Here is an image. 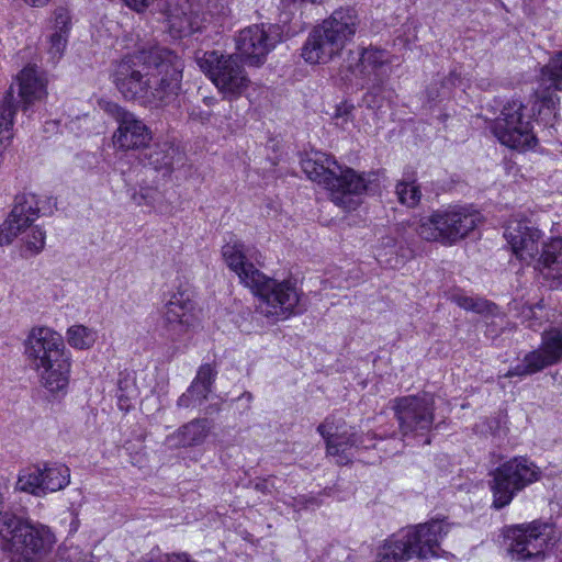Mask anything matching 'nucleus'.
Wrapping results in <instances>:
<instances>
[{
  "mask_svg": "<svg viewBox=\"0 0 562 562\" xmlns=\"http://www.w3.org/2000/svg\"><path fill=\"white\" fill-rule=\"evenodd\" d=\"M184 63L171 49L160 46L140 49L120 60L113 82L127 101L149 108H165L179 97Z\"/></svg>",
  "mask_w": 562,
  "mask_h": 562,
  "instance_id": "f257e3e1",
  "label": "nucleus"
},
{
  "mask_svg": "<svg viewBox=\"0 0 562 562\" xmlns=\"http://www.w3.org/2000/svg\"><path fill=\"white\" fill-rule=\"evenodd\" d=\"M301 167L307 178L323 184L330 200L346 210H355L363 193H375L380 189L379 172L358 173L342 168L331 156L313 151L301 159Z\"/></svg>",
  "mask_w": 562,
  "mask_h": 562,
  "instance_id": "f03ea898",
  "label": "nucleus"
},
{
  "mask_svg": "<svg viewBox=\"0 0 562 562\" xmlns=\"http://www.w3.org/2000/svg\"><path fill=\"white\" fill-rule=\"evenodd\" d=\"M449 532L445 518L406 527L390 535L376 548L374 562H407L438 557V549Z\"/></svg>",
  "mask_w": 562,
  "mask_h": 562,
  "instance_id": "7ed1b4c3",
  "label": "nucleus"
},
{
  "mask_svg": "<svg viewBox=\"0 0 562 562\" xmlns=\"http://www.w3.org/2000/svg\"><path fill=\"white\" fill-rule=\"evenodd\" d=\"M25 355L31 367L41 371L42 383L49 392L68 386L70 357L59 334L47 327L33 328L25 341Z\"/></svg>",
  "mask_w": 562,
  "mask_h": 562,
  "instance_id": "20e7f679",
  "label": "nucleus"
},
{
  "mask_svg": "<svg viewBox=\"0 0 562 562\" xmlns=\"http://www.w3.org/2000/svg\"><path fill=\"white\" fill-rule=\"evenodd\" d=\"M358 25L359 18L355 9H336L308 34L301 56L312 65L328 63L353 38Z\"/></svg>",
  "mask_w": 562,
  "mask_h": 562,
  "instance_id": "39448f33",
  "label": "nucleus"
},
{
  "mask_svg": "<svg viewBox=\"0 0 562 562\" xmlns=\"http://www.w3.org/2000/svg\"><path fill=\"white\" fill-rule=\"evenodd\" d=\"M1 512L0 540L4 551L19 554L27 561L52 551L56 537L48 526L18 515L4 502Z\"/></svg>",
  "mask_w": 562,
  "mask_h": 562,
  "instance_id": "423d86ee",
  "label": "nucleus"
},
{
  "mask_svg": "<svg viewBox=\"0 0 562 562\" xmlns=\"http://www.w3.org/2000/svg\"><path fill=\"white\" fill-rule=\"evenodd\" d=\"M249 289L260 297L259 312L276 321L286 319L303 312L302 292L292 280L278 281L266 277L261 271L252 272Z\"/></svg>",
  "mask_w": 562,
  "mask_h": 562,
  "instance_id": "0eeeda50",
  "label": "nucleus"
},
{
  "mask_svg": "<svg viewBox=\"0 0 562 562\" xmlns=\"http://www.w3.org/2000/svg\"><path fill=\"white\" fill-rule=\"evenodd\" d=\"M480 220L481 214L477 211L453 205L423 217L417 227V234L427 241L452 245L468 236Z\"/></svg>",
  "mask_w": 562,
  "mask_h": 562,
  "instance_id": "6e6552de",
  "label": "nucleus"
},
{
  "mask_svg": "<svg viewBox=\"0 0 562 562\" xmlns=\"http://www.w3.org/2000/svg\"><path fill=\"white\" fill-rule=\"evenodd\" d=\"M196 61L223 99L237 100L249 88L250 79L238 56L211 50L205 52L202 57H198Z\"/></svg>",
  "mask_w": 562,
  "mask_h": 562,
  "instance_id": "1a4fd4ad",
  "label": "nucleus"
},
{
  "mask_svg": "<svg viewBox=\"0 0 562 562\" xmlns=\"http://www.w3.org/2000/svg\"><path fill=\"white\" fill-rule=\"evenodd\" d=\"M490 487L492 506L502 509L508 506L516 494L541 477L540 469L526 457H515L502 463L492 472Z\"/></svg>",
  "mask_w": 562,
  "mask_h": 562,
  "instance_id": "9d476101",
  "label": "nucleus"
},
{
  "mask_svg": "<svg viewBox=\"0 0 562 562\" xmlns=\"http://www.w3.org/2000/svg\"><path fill=\"white\" fill-rule=\"evenodd\" d=\"M394 414L403 438L426 436L435 422V398L429 393L394 400Z\"/></svg>",
  "mask_w": 562,
  "mask_h": 562,
  "instance_id": "9b49d317",
  "label": "nucleus"
},
{
  "mask_svg": "<svg viewBox=\"0 0 562 562\" xmlns=\"http://www.w3.org/2000/svg\"><path fill=\"white\" fill-rule=\"evenodd\" d=\"M552 533V525L535 520L507 527L504 537L512 559L526 561L543 554Z\"/></svg>",
  "mask_w": 562,
  "mask_h": 562,
  "instance_id": "f8f14e48",
  "label": "nucleus"
},
{
  "mask_svg": "<svg viewBox=\"0 0 562 562\" xmlns=\"http://www.w3.org/2000/svg\"><path fill=\"white\" fill-rule=\"evenodd\" d=\"M525 109L520 101L513 100L504 105L501 115L495 120L492 130L503 145L516 149L536 145L530 116L522 113Z\"/></svg>",
  "mask_w": 562,
  "mask_h": 562,
  "instance_id": "ddd939ff",
  "label": "nucleus"
},
{
  "mask_svg": "<svg viewBox=\"0 0 562 562\" xmlns=\"http://www.w3.org/2000/svg\"><path fill=\"white\" fill-rule=\"evenodd\" d=\"M562 360V328H551L541 335V345L529 351L524 360L509 369L506 378L532 375Z\"/></svg>",
  "mask_w": 562,
  "mask_h": 562,
  "instance_id": "4468645a",
  "label": "nucleus"
},
{
  "mask_svg": "<svg viewBox=\"0 0 562 562\" xmlns=\"http://www.w3.org/2000/svg\"><path fill=\"white\" fill-rule=\"evenodd\" d=\"M105 111L119 125L113 134V143L120 149L145 148L150 143L153 138L150 128L134 113L116 103H108Z\"/></svg>",
  "mask_w": 562,
  "mask_h": 562,
  "instance_id": "2eb2a0df",
  "label": "nucleus"
},
{
  "mask_svg": "<svg viewBox=\"0 0 562 562\" xmlns=\"http://www.w3.org/2000/svg\"><path fill=\"white\" fill-rule=\"evenodd\" d=\"M194 322V302L187 290L173 292L162 310V334L171 341L180 340Z\"/></svg>",
  "mask_w": 562,
  "mask_h": 562,
  "instance_id": "dca6fc26",
  "label": "nucleus"
},
{
  "mask_svg": "<svg viewBox=\"0 0 562 562\" xmlns=\"http://www.w3.org/2000/svg\"><path fill=\"white\" fill-rule=\"evenodd\" d=\"M280 41L278 27L255 24L239 32L236 37V48L251 65L258 66Z\"/></svg>",
  "mask_w": 562,
  "mask_h": 562,
  "instance_id": "f3484780",
  "label": "nucleus"
},
{
  "mask_svg": "<svg viewBox=\"0 0 562 562\" xmlns=\"http://www.w3.org/2000/svg\"><path fill=\"white\" fill-rule=\"evenodd\" d=\"M541 236V232L526 218L509 220L504 231V237L515 256L527 265L536 260Z\"/></svg>",
  "mask_w": 562,
  "mask_h": 562,
  "instance_id": "a211bd4d",
  "label": "nucleus"
},
{
  "mask_svg": "<svg viewBox=\"0 0 562 562\" xmlns=\"http://www.w3.org/2000/svg\"><path fill=\"white\" fill-rule=\"evenodd\" d=\"M38 214V199L35 194H18L11 213L0 226V246L10 244L21 232L32 225Z\"/></svg>",
  "mask_w": 562,
  "mask_h": 562,
  "instance_id": "6ab92c4d",
  "label": "nucleus"
},
{
  "mask_svg": "<svg viewBox=\"0 0 562 562\" xmlns=\"http://www.w3.org/2000/svg\"><path fill=\"white\" fill-rule=\"evenodd\" d=\"M347 68L355 76L371 77L372 80L385 79L389 76V55L385 50L370 47L363 48L355 56L351 53Z\"/></svg>",
  "mask_w": 562,
  "mask_h": 562,
  "instance_id": "aec40b11",
  "label": "nucleus"
},
{
  "mask_svg": "<svg viewBox=\"0 0 562 562\" xmlns=\"http://www.w3.org/2000/svg\"><path fill=\"white\" fill-rule=\"evenodd\" d=\"M551 89L562 90V52L553 56L541 69L540 88L536 92L541 108L555 110L560 99Z\"/></svg>",
  "mask_w": 562,
  "mask_h": 562,
  "instance_id": "412c9836",
  "label": "nucleus"
},
{
  "mask_svg": "<svg viewBox=\"0 0 562 562\" xmlns=\"http://www.w3.org/2000/svg\"><path fill=\"white\" fill-rule=\"evenodd\" d=\"M211 428L212 423L207 418H195L168 435L165 443L170 449L201 446L209 437Z\"/></svg>",
  "mask_w": 562,
  "mask_h": 562,
  "instance_id": "4be33fe9",
  "label": "nucleus"
},
{
  "mask_svg": "<svg viewBox=\"0 0 562 562\" xmlns=\"http://www.w3.org/2000/svg\"><path fill=\"white\" fill-rule=\"evenodd\" d=\"M248 251L245 245L237 239H231L222 247L225 262L231 270L237 273L240 282L247 288H249L247 281L250 282L252 280V272L259 271L252 263L247 261Z\"/></svg>",
  "mask_w": 562,
  "mask_h": 562,
  "instance_id": "5701e85b",
  "label": "nucleus"
},
{
  "mask_svg": "<svg viewBox=\"0 0 562 562\" xmlns=\"http://www.w3.org/2000/svg\"><path fill=\"white\" fill-rule=\"evenodd\" d=\"M140 160L145 166H150L157 171H162L164 175H169L175 164L182 160V155L178 147L165 142L147 148Z\"/></svg>",
  "mask_w": 562,
  "mask_h": 562,
  "instance_id": "b1692460",
  "label": "nucleus"
},
{
  "mask_svg": "<svg viewBox=\"0 0 562 562\" xmlns=\"http://www.w3.org/2000/svg\"><path fill=\"white\" fill-rule=\"evenodd\" d=\"M535 268L544 278H562V237L552 238L543 244L539 257L536 256Z\"/></svg>",
  "mask_w": 562,
  "mask_h": 562,
  "instance_id": "393cba45",
  "label": "nucleus"
},
{
  "mask_svg": "<svg viewBox=\"0 0 562 562\" xmlns=\"http://www.w3.org/2000/svg\"><path fill=\"white\" fill-rule=\"evenodd\" d=\"M46 95V85L32 67H26L19 75V98L23 104V110L27 111L35 101L42 100Z\"/></svg>",
  "mask_w": 562,
  "mask_h": 562,
  "instance_id": "a878e982",
  "label": "nucleus"
},
{
  "mask_svg": "<svg viewBox=\"0 0 562 562\" xmlns=\"http://www.w3.org/2000/svg\"><path fill=\"white\" fill-rule=\"evenodd\" d=\"M370 449L371 446L366 443L363 438H358L356 431H344L336 434L335 437L327 442V454L336 457L338 464H348L351 462V448Z\"/></svg>",
  "mask_w": 562,
  "mask_h": 562,
  "instance_id": "bb28decb",
  "label": "nucleus"
},
{
  "mask_svg": "<svg viewBox=\"0 0 562 562\" xmlns=\"http://www.w3.org/2000/svg\"><path fill=\"white\" fill-rule=\"evenodd\" d=\"M41 472L45 495L64 490L70 483V470L65 464L45 463L44 468H41Z\"/></svg>",
  "mask_w": 562,
  "mask_h": 562,
  "instance_id": "cd10ccee",
  "label": "nucleus"
},
{
  "mask_svg": "<svg viewBox=\"0 0 562 562\" xmlns=\"http://www.w3.org/2000/svg\"><path fill=\"white\" fill-rule=\"evenodd\" d=\"M15 490L37 497L44 496L45 493L41 468L38 465H33L21 470L15 483Z\"/></svg>",
  "mask_w": 562,
  "mask_h": 562,
  "instance_id": "c85d7f7f",
  "label": "nucleus"
},
{
  "mask_svg": "<svg viewBox=\"0 0 562 562\" xmlns=\"http://www.w3.org/2000/svg\"><path fill=\"white\" fill-rule=\"evenodd\" d=\"M19 109V102L14 95V91L10 88L3 99L0 101V132L12 134L14 116Z\"/></svg>",
  "mask_w": 562,
  "mask_h": 562,
  "instance_id": "c756f323",
  "label": "nucleus"
},
{
  "mask_svg": "<svg viewBox=\"0 0 562 562\" xmlns=\"http://www.w3.org/2000/svg\"><path fill=\"white\" fill-rule=\"evenodd\" d=\"M98 338L97 331L83 325H74L67 330L68 344L77 349L91 348Z\"/></svg>",
  "mask_w": 562,
  "mask_h": 562,
  "instance_id": "7c9ffc66",
  "label": "nucleus"
},
{
  "mask_svg": "<svg viewBox=\"0 0 562 562\" xmlns=\"http://www.w3.org/2000/svg\"><path fill=\"white\" fill-rule=\"evenodd\" d=\"M452 302L465 311L475 312L477 314H492L495 305L487 300L481 297L468 296L463 293H456L451 296Z\"/></svg>",
  "mask_w": 562,
  "mask_h": 562,
  "instance_id": "2f4dec72",
  "label": "nucleus"
},
{
  "mask_svg": "<svg viewBox=\"0 0 562 562\" xmlns=\"http://www.w3.org/2000/svg\"><path fill=\"white\" fill-rule=\"evenodd\" d=\"M392 97V91L384 85V79L372 80V86L363 95L362 102L368 109L376 110L383 105L385 99Z\"/></svg>",
  "mask_w": 562,
  "mask_h": 562,
  "instance_id": "473e14b6",
  "label": "nucleus"
},
{
  "mask_svg": "<svg viewBox=\"0 0 562 562\" xmlns=\"http://www.w3.org/2000/svg\"><path fill=\"white\" fill-rule=\"evenodd\" d=\"M216 370L209 363L202 364L194 380L191 383V392L201 389L202 393H211L212 386L216 378Z\"/></svg>",
  "mask_w": 562,
  "mask_h": 562,
  "instance_id": "72a5a7b5",
  "label": "nucleus"
},
{
  "mask_svg": "<svg viewBox=\"0 0 562 562\" xmlns=\"http://www.w3.org/2000/svg\"><path fill=\"white\" fill-rule=\"evenodd\" d=\"M396 195L400 203L408 207L416 206L420 201V190L414 182L401 181L396 184Z\"/></svg>",
  "mask_w": 562,
  "mask_h": 562,
  "instance_id": "f704fd0d",
  "label": "nucleus"
},
{
  "mask_svg": "<svg viewBox=\"0 0 562 562\" xmlns=\"http://www.w3.org/2000/svg\"><path fill=\"white\" fill-rule=\"evenodd\" d=\"M209 396V393H202L201 389L194 390L191 392V385L187 389V392L183 393L177 401V406L179 408H188L200 406Z\"/></svg>",
  "mask_w": 562,
  "mask_h": 562,
  "instance_id": "c9c22d12",
  "label": "nucleus"
},
{
  "mask_svg": "<svg viewBox=\"0 0 562 562\" xmlns=\"http://www.w3.org/2000/svg\"><path fill=\"white\" fill-rule=\"evenodd\" d=\"M136 395V389L134 384H128L127 381L119 382V390H117V404L120 409L122 411H128L132 403V398Z\"/></svg>",
  "mask_w": 562,
  "mask_h": 562,
  "instance_id": "e433bc0d",
  "label": "nucleus"
},
{
  "mask_svg": "<svg viewBox=\"0 0 562 562\" xmlns=\"http://www.w3.org/2000/svg\"><path fill=\"white\" fill-rule=\"evenodd\" d=\"M71 16L65 8H57L54 12L53 33L60 32L68 36Z\"/></svg>",
  "mask_w": 562,
  "mask_h": 562,
  "instance_id": "4c0bfd02",
  "label": "nucleus"
},
{
  "mask_svg": "<svg viewBox=\"0 0 562 562\" xmlns=\"http://www.w3.org/2000/svg\"><path fill=\"white\" fill-rule=\"evenodd\" d=\"M54 562H92L78 548H59Z\"/></svg>",
  "mask_w": 562,
  "mask_h": 562,
  "instance_id": "58836bf2",
  "label": "nucleus"
},
{
  "mask_svg": "<svg viewBox=\"0 0 562 562\" xmlns=\"http://www.w3.org/2000/svg\"><path fill=\"white\" fill-rule=\"evenodd\" d=\"M68 36L57 32L49 35L48 53L54 60H58L65 52L67 46Z\"/></svg>",
  "mask_w": 562,
  "mask_h": 562,
  "instance_id": "ea45409f",
  "label": "nucleus"
},
{
  "mask_svg": "<svg viewBox=\"0 0 562 562\" xmlns=\"http://www.w3.org/2000/svg\"><path fill=\"white\" fill-rule=\"evenodd\" d=\"M26 246L34 252L43 250L45 246V232L38 226L33 227L26 239Z\"/></svg>",
  "mask_w": 562,
  "mask_h": 562,
  "instance_id": "a19ab883",
  "label": "nucleus"
},
{
  "mask_svg": "<svg viewBox=\"0 0 562 562\" xmlns=\"http://www.w3.org/2000/svg\"><path fill=\"white\" fill-rule=\"evenodd\" d=\"M318 434L325 439L326 443L331 440L337 431H334V420L330 417L325 418V420L318 425L317 427Z\"/></svg>",
  "mask_w": 562,
  "mask_h": 562,
  "instance_id": "79ce46f5",
  "label": "nucleus"
},
{
  "mask_svg": "<svg viewBox=\"0 0 562 562\" xmlns=\"http://www.w3.org/2000/svg\"><path fill=\"white\" fill-rule=\"evenodd\" d=\"M171 554L162 553L159 548L151 549L143 557V562H170Z\"/></svg>",
  "mask_w": 562,
  "mask_h": 562,
  "instance_id": "37998d69",
  "label": "nucleus"
},
{
  "mask_svg": "<svg viewBox=\"0 0 562 562\" xmlns=\"http://www.w3.org/2000/svg\"><path fill=\"white\" fill-rule=\"evenodd\" d=\"M352 110H353V105L352 104H349L347 102L341 103L336 109L335 117L337 120L341 119L342 120L341 124H344V123L348 122Z\"/></svg>",
  "mask_w": 562,
  "mask_h": 562,
  "instance_id": "c03bdc74",
  "label": "nucleus"
},
{
  "mask_svg": "<svg viewBox=\"0 0 562 562\" xmlns=\"http://www.w3.org/2000/svg\"><path fill=\"white\" fill-rule=\"evenodd\" d=\"M358 438H363L366 440V443L371 446L370 448H375V443H374V440H383L385 439L386 437L382 434H376V432H373V431H369L367 434H363V435H358Z\"/></svg>",
  "mask_w": 562,
  "mask_h": 562,
  "instance_id": "a18cd8bd",
  "label": "nucleus"
},
{
  "mask_svg": "<svg viewBox=\"0 0 562 562\" xmlns=\"http://www.w3.org/2000/svg\"><path fill=\"white\" fill-rule=\"evenodd\" d=\"M12 134L0 132V154L9 146Z\"/></svg>",
  "mask_w": 562,
  "mask_h": 562,
  "instance_id": "49530a36",
  "label": "nucleus"
},
{
  "mask_svg": "<svg viewBox=\"0 0 562 562\" xmlns=\"http://www.w3.org/2000/svg\"><path fill=\"white\" fill-rule=\"evenodd\" d=\"M457 81H460V77L454 71H451L449 77L442 82V87H447L449 89L450 87L456 86Z\"/></svg>",
  "mask_w": 562,
  "mask_h": 562,
  "instance_id": "de8ad7c7",
  "label": "nucleus"
},
{
  "mask_svg": "<svg viewBox=\"0 0 562 562\" xmlns=\"http://www.w3.org/2000/svg\"><path fill=\"white\" fill-rule=\"evenodd\" d=\"M170 562H195L187 553H173L171 554Z\"/></svg>",
  "mask_w": 562,
  "mask_h": 562,
  "instance_id": "09e8293b",
  "label": "nucleus"
},
{
  "mask_svg": "<svg viewBox=\"0 0 562 562\" xmlns=\"http://www.w3.org/2000/svg\"><path fill=\"white\" fill-rule=\"evenodd\" d=\"M25 3L32 5V7H44L46 5L50 0H23Z\"/></svg>",
  "mask_w": 562,
  "mask_h": 562,
  "instance_id": "8fccbe9b",
  "label": "nucleus"
},
{
  "mask_svg": "<svg viewBox=\"0 0 562 562\" xmlns=\"http://www.w3.org/2000/svg\"><path fill=\"white\" fill-rule=\"evenodd\" d=\"M319 0H281L283 7H290L291 4H295L297 2H311V3H316L318 2Z\"/></svg>",
  "mask_w": 562,
  "mask_h": 562,
  "instance_id": "3c124183",
  "label": "nucleus"
},
{
  "mask_svg": "<svg viewBox=\"0 0 562 562\" xmlns=\"http://www.w3.org/2000/svg\"><path fill=\"white\" fill-rule=\"evenodd\" d=\"M255 488H256L257 491L262 492V493H268V492H269V490H268V483H267L266 481H263V482H259V483H256Z\"/></svg>",
  "mask_w": 562,
  "mask_h": 562,
  "instance_id": "603ef678",
  "label": "nucleus"
},
{
  "mask_svg": "<svg viewBox=\"0 0 562 562\" xmlns=\"http://www.w3.org/2000/svg\"><path fill=\"white\" fill-rule=\"evenodd\" d=\"M404 447V445L402 443V439L401 440H397L395 442V446L391 449V453H396L398 452L402 448Z\"/></svg>",
  "mask_w": 562,
  "mask_h": 562,
  "instance_id": "864d4df0",
  "label": "nucleus"
},
{
  "mask_svg": "<svg viewBox=\"0 0 562 562\" xmlns=\"http://www.w3.org/2000/svg\"><path fill=\"white\" fill-rule=\"evenodd\" d=\"M243 397H246L247 401H250L252 398V395H251V393L246 392V393L243 394Z\"/></svg>",
  "mask_w": 562,
  "mask_h": 562,
  "instance_id": "5fc2aeb1",
  "label": "nucleus"
},
{
  "mask_svg": "<svg viewBox=\"0 0 562 562\" xmlns=\"http://www.w3.org/2000/svg\"><path fill=\"white\" fill-rule=\"evenodd\" d=\"M183 27H184L183 22H181L180 25H179V29L181 30Z\"/></svg>",
  "mask_w": 562,
  "mask_h": 562,
  "instance_id": "6e6d98bb",
  "label": "nucleus"
},
{
  "mask_svg": "<svg viewBox=\"0 0 562 562\" xmlns=\"http://www.w3.org/2000/svg\"><path fill=\"white\" fill-rule=\"evenodd\" d=\"M560 562H562V558H561V561H560Z\"/></svg>",
  "mask_w": 562,
  "mask_h": 562,
  "instance_id": "4d7b16f0",
  "label": "nucleus"
}]
</instances>
